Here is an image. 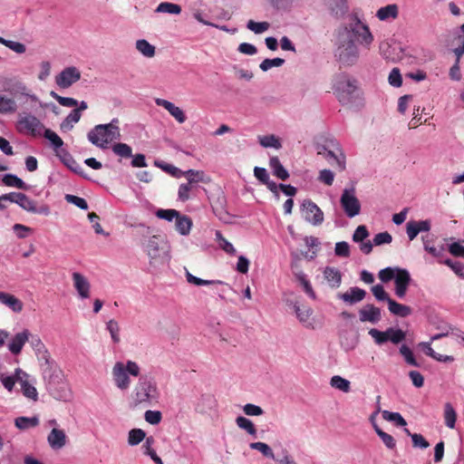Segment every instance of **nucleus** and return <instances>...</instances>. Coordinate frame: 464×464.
<instances>
[{"instance_id": "obj_42", "label": "nucleus", "mask_w": 464, "mask_h": 464, "mask_svg": "<svg viewBox=\"0 0 464 464\" xmlns=\"http://www.w3.org/2000/svg\"><path fill=\"white\" fill-rule=\"evenodd\" d=\"M14 424L19 430H28L36 427L39 424V419L37 417H18L15 419Z\"/></svg>"}, {"instance_id": "obj_30", "label": "nucleus", "mask_w": 464, "mask_h": 464, "mask_svg": "<svg viewBox=\"0 0 464 464\" xmlns=\"http://www.w3.org/2000/svg\"><path fill=\"white\" fill-rule=\"evenodd\" d=\"M398 14L399 8L398 5L395 4H391L383 7H381L376 13L377 18L381 21L395 19L397 18Z\"/></svg>"}, {"instance_id": "obj_54", "label": "nucleus", "mask_w": 464, "mask_h": 464, "mask_svg": "<svg viewBox=\"0 0 464 464\" xmlns=\"http://www.w3.org/2000/svg\"><path fill=\"white\" fill-rule=\"evenodd\" d=\"M215 235L216 240L218 242L219 247L222 250L230 255L236 254V248L234 246L222 236L220 231H216Z\"/></svg>"}, {"instance_id": "obj_37", "label": "nucleus", "mask_w": 464, "mask_h": 464, "mask_svg": "<svg viewBox=\"0 0 464 464\" xmlns=\"http://www.w3.org/2000/svg\"><path fill=\"white\" fill-rule=\"evenodd\" d=\"M181 6L178 4L170 2H161L158 5L154 12L179 15L181 13Z\"/></svg>"}, {"instance_id": "obj_11", "label": "nucleus", "mask_w": 464, "mask_h": 464, "mask_svg": "<svg viewBox=\"0 0 464 464\" xmlns=\"http://www.w3.org/2000/svg\"><path fill=\"white\" fill-rule=\"evenodd\" d=\"M455 39L459 42V44L452 50L456 62L450 70V76L452 80L459 81L461 78L459 62L464 54V23L458 28Z\"/></svg>"}, {"instance_id": "obj_38", "label": "nucleus", "mask_w": 464, "mask_h": 464, "mask_svg": "<svg viewBox=\"0 0 464 464\" xmlns=\"http://www.w3.org/2000/svg\"><path fill=\"white\" fill-rule=\"evenodd\" d=\"M17 110V103L13 98L0 94V114L14 113Z\"/></svg>"}, {"instance_id": "obj_32", "label": "nucleus", "mask_w": 464, "mask_h": 464, "mask_svg": "<svg viewBox=\"0 0 464 464\" xmlns=\"http://www.w3.org/2000/svg\"><path fill=\"white\" fill-rule=\"evenodd\" d=\"M136 50L146 58H152L156 54V48L145 39H139L135 42Z\"/></svg>"}, {"instance_id": "obj_15", "label": "nucleus", "mask_w": 464, "mask_h": 464, "mask_svg": "<svg viewBox=\"0 0 464 464\" xmlns=\"http://www.w3.org/2000/svg\"><path fill=\"white\" fill-rule=\"evenodd\" d=\"M395 283V295L399 298H403L406 295L408 287L411 283V275L408 270L399 268L397 269L396 276H394Z\"/></svg>"}, {"instance_id": "obj_26", "label": "nucleus", "mask_w": 464, "mask_h": 464, "mask_svg": "<svg viewBox=\"0 0 464 464\" xmlns=\"http://www.w3.org/2000/svg\"><path fill=\"white\" fill-rule=\"evenodd\" d=\"M47 391L64 379L62 370L57 367H48L44 372Z\"/></svg>"}, {"instance_id": "obj_62", "label": "nucleus", "mask_w": 464, "mask_h": 464, "mask_svg": "<svg viewBox=\"0 0 464 464\" xmlns=\"http://www.w3.org/2000/svg\"><path fill=\"white\" fill-rule=\"evenodd\" d=\"M81 119V113L79 110H72L69 115L65 118V120L62 123V128H69L72 129L73 123H77Z\"/></svg>"}, {"instance_id": "obj_18", "label": "nucleus", "mask_w": 464, "mask_h": 464, "mask_svg": "<svg viewBox=\"0 0 464 464\" xmlns=\"http://www.w3.org/2000/svg\"><path fill=\"white\" fill-rule=\"evenodd\" d=\"M155 103L158 106L164 108L180 124L184 123L187 120L185 112L183 110L178 106H176L173 102L161 99L156 98Z\"/></svg>"}, {"instance_id": "obj_3", "label": "nucleus", "mask_w": 464, "mask_h": 464, "mask_svg": "<svg viewBox=\"0 0 464 464\" xmlns=\"http://www.w3.org/2000/svg\"><path fill=\"white\" fill-rule=\"evenodd\" d=\"M120 121L114 118L109 123L95 125L87 133L88 140L101 150H106L110 144L121 139Z\"/></svg>"}, {"instance_id": "obj_59", "label": "nucleus", "mask_w": 464, "mask_h": 464, "mask_svg": "<svg viewBox=\"0 0 464 464\" xmlns=\"http://www.w3.org/2000/svg\"><path fill=\"white\" fill-rule=\"evenodd\" d=\"M405 333L401 329H394L390 327L387 329V337L388 341H391L392 343H399L405 339Z\"/></svg>"}, {"instance_id": "obj_35", "label": "nucleus", "mask_w": 464, "mask_h": 464, "mask_svg": "<svg viewBox=\"0 0 464 464\" xmlns=\"http://www.w3.org/2000/svg\"><path fill=\"white\" fill-rule=\"evenodd\" d=\"M269 167L273 170L275 176L282 180L288 179L289 174L287 170L283 167L277 157H272L269 160Z\"/></svg>"}, {"instance_id": "obj_27", "label": "nucleus", "mask_w": 464, "mask_h": 464, "mask_svg": "<svg viewBox=\"0 0 464 464\" xmlns=\"http://www.w3.org/2000/svg\"><path fill=\"white\" fill-rule=\"evenodd\" d=\"M29 334V332L26 330L16 334L8 344L9 351L14 354L20 353L24 345L28 341Z\"/></svg>"}, {"instance_id": "obj_46", "label": "nucleus", "mask_w": 464, "mask_h": 464, "mask_svg": "<svg viewBox=\"0 0 464 464\" xmlns=\"http://www.w3.org/2000/svg\"><path fill=\"white\" fill-rule=\"evenodd\" d=\"M111 150L113 153L121 158H130L132 157V149L126 143L118 142L112 145Z\"/></svg>"}, {"instance_id": "obj_5", "label": "nucleus", "mask_w": 464, "mask_h": 464, "mask_svg": "<svg viewBox=\"0 0 464 464\" xmlns=\"http://www.w3.org/2000/svg\"><path fill=\"white\" fill-rule=\"evenodd\" d=\"M357 82L346 73H338L333 79V90L342 103H348L357 90Z\"/></svg>"}, {"instance_id": "obj_28", "label": "nucleus", "mask_w": 464, "mask_h": 464, "mask_svg": "<svg viewBox=\"0 0 464 464\" xmlns=\"http://www.w3.org/2000/svg\"><path fill=\"white\" fill-rule=\"evenodd\" d=\"M0 302L15 313H19L23 310V303L14 295L8 293L0 292Z\"/></svg>"}, {"instance_id": "obj_22", "label": "nucleus", "mask_w": 464, "mask_h": 464, "mask_svg": "<svg viewBox=\"0 0 464 464\" xmlns=\"http://www.w3.org/2000/svg\"><path fill=\"white\" fill-rule=\"evenodd\" d=\"M366 292L359 287H351L345 293L338 294V298L352 305L364 299Z\"/></svg>"}, {"instance_id": "obj_49", "label": "nucleus", "mask_w": 464, "mask_h": 464, "mask_svg": "<svg viewBox=\"0 0 464 464\" xmlns=\"http://www.w3.org/2000/svg\"><path fill=\"white\" fill-rule=\"evenodd\" d=\"M236 424L237 425L238 428L246 430L250 435L255 436L256 434V429L254 423L252 422V420L246 417L238 416L236 419Z\"/></svg>"}, {"instance_id": "obj_47", "label": "nucleus", "mask_w": 464, "mask_h": 464, "mask_svg": "<svg viewBox=\"0 0 464 464\" xmlns=\"http://www.w3.org/2000/svg\"><path fill=\"white\" fill-rule=\"evenodd\" d=\"M106 330L110 333L111 341L114 343H119L121 342V337H120L121 328H120L119 323L116 320H114V319L109 320L106 323Z\"/></svg>"}, {"instance_id": "obj_61", "label": "nucleus", "mask_w": 464, "mask_h": 464, "mask_svg": "<svg viewBox=\"0 0 464 464\" xmlns=\"http://www.w3.org/2000/svg\"><path fill=\"white\" fill-rule=\"evenodd\" d=\"M400 353L403 356L405 362L408 364H410L411 366H415V367H419L420 366V364L418 363V362L414 358L411 350L407 345H404V344L401 345V348H400Z\"/></svg>"}, {"instance_id": "obj_39", "label": "nucleus", "mask_w": 464, "mask_h": 464, "mask_svg": "<svg viewBox=\"0 0 464 464\" xmlns=\"http://www.w3.org/2000/svg\"><path fill=\"white\" fill-rule=\"evenodd\" d=\"M183 176L187 178L188 182L191 185L198 182L207 183L209 179L201 170L188 169L184 171Z\"/></svg>"}, {"instance_id": "obj_36", "label": "nucleus", "mask_w": 464, "mask_h": 464, "mask_svg": "<svg viewBox=\"0 0 464 464\" xmlns=\"http://www.w3.org/2000/svg\"><path fill=\"white\" fill-rule=\"evenodd\" d=\"M2 182L7 187L16 188L24 190L29 189V186L14 174L4 175L2 178Z\"/></svg>"}, {"instance_id": "obj_53", "label": "nucleus", "mask_w": 464, "mask_h": 464, "mask_svg": "<svg viewBox=\"0 0 464 464\" xmlns=\"http://www.w3.org/2000/svg\"><path fill=\"white\" fill-rule=\"evenodd\" d=\"M269 27L270 24L268 22H256L254 20H249L246 24V28L256 34L266 32Z\"/></svg>"}, {"instance_id": "obj_55", "label": "nucleus", "mask_w": 464, "mask_h": 464, "mask_svg": "<svg viewBox=\"0 0 464 464\" xmlns=\"http://www.w3.org/2000/svg\"><path fill=\"white\" fill-rule=\"evenodd\" d=\"M0 44L19 54L24 53L26 51V47L24 44L6 40L2 36H0Z\"/></svg>"}, {"instance_id": "obj_10", "label": "nucleus", "mask_w": 464, "mask_h": 464, "mask_svg": "<svg viewBox=\"0 0 464 464\" xmlns=\"http://www.w3.org/2000/svg\"><path fill=\"white\" fill-rule=\"evenodd\" d=\"M301 213L303 218L309 224L317 227L324 222V212L311 199H304L301 205Z\"/></svg>"}, {"instance_id": "obj_2", "label": "nucleus", "mask_w": 464, "mask_h": 464, "mask_svg": "<svg viewBox=\"0 0 464 464\" xmlns=\"http://www.w3.org/2000/svg\"><path fill=\"white\" fill-rule=\"evenodd\" d=\"M130 398L134 406L147 407L158 402L160 391L154 378L150 375H140L132 389Z\"/></svg>"}, {"instance_id": "obj_6", "label": "nucleus", "mask_w": 464, "mask_h": 464, "mask_svg": "<svg viewBox=\"0 0 464 464\" xmlns=\"http://www.w3.org/2000/svg\"><path fill=\"white\" fill-rule=\"evenodd\" d=\"M318 154L338 171H343L346 169V157L339 143H333L331 147H320Z\"/></svg>"}, {"instance_id": "obj_7", "label": "nucleus", "mask_w": 464, "mask_h": 464, "mask_svg": "<svg viewBox=\"0 0 464 464\" xmlns=\"http://www.w3.org/2000/svg\"><path fill=\"white\" fill-rule=\"evenodd\" d=\"M146 252L151 266H159L168 260L164 241L160 236H152L146 245Z\"/></svg>"}, {"instance_id": "obj_51", "label": "nucleus", "mask_w": 464, "mask_h": 464, "mask_svg": "<svg viewBox=\"0 0 464 464\" xmlns=\"http://www.w3.org/2000/svg\"><path fill=\"white\" fill-rule=\"evenodd\" d=\"M373 429H374L375 432L377 433V435L382 440V441L383 442V444L388 449L392 450V449L395 448L396 441H395L394 438L392 435L384 432L382 430H381L379 428V426L377 424H373Z\"/></svg>"}, {"instance_id": "obj_24", "label": "nucleus", "mask_w": 464, "mask_h": 464, "mask_svg": "<svg viewBox=\"0 0 464 464\" xmlns=\"http://www.w3.org/2000/svg\"><path fill=\"white\" fill-rule=\"evenodd\" d=\"M292 269H293V273H294L296 280L302 285L304 293L311 299L315 300L316 299V295H315V293H314V289L312 287L311 283L309 282V280H307L306 276L304 275V273L297 267V264L296 263H293L292 264Z\"/></svg>"}, {"instance_id": "obj_8", "label": "nucleus", "mask_w": 464, "mask_h": 464, "mask_svg": "<svg viewBox=\"0 0 464 464\" xmlns=\"http://www.w3.org/2000/svg\"><path fill=\"white\" fill-rule=\"evenodd\" d=\"M16 129L20 133L32 136H40L44 130L41 121L31 113L19 114Z\"/></svg>"}, {"instance_id": "obj_33", "label": "nucleus", "mask_w": 464, "mask_h": 464, "mask_svg": "<svg viewBox=\"0 0 464 464\" xmlns=\"http://www.w3.org/2000/svg\"><path fill=\"white\" fill-rule=\"evenodd\" d=\"M259 144L263 148H273L276 150H280L282 148L281 140L278 137L274 134L269 135H259L257 137Z\"/></svg>"}, {"instance_id": "obj_12", "label": "nucleus", "mask_w": 464, "mask_h": 464, "mask_svg": "<svg viewBox=\"0 0 464 464\" xmlns=\"http://www.w3.org/2000/svg\"><path fill=\"white\" fill-rule=\"evenodd\" d=\"M81 76V71L77 67L67 66L55 75L54 82L59 88L68 89L80 81Z\"/></svg>"}, {"instance_id": "obj_19", "label": "nucleus", "mask_w": 464, "mask_h": 464, "mask_svg": "<svg viewBox=\"0 0 464 464\" xmlns=\"http://www.w3.org/2000/svg\"><path fill=\"white\" fill-rule=\"evenodd\" d=\"M48 392L54 399L63 401H70L72 396L70 385L65 379L49 389Z\"/></svg>"}, {"instance_id": "obj_41", "label": "nucleus", "mask_w": 464, "mask_h": 464, "mask_svg": "<svg viewBox=\"0 0 464 464\" xmlns=\"http://www.w3.org/2000/svg\"><path fill=\"white\" fill-rule=\"evenodd\" d=\"M421 240L423 243V248L430 254L434 257H440L442 256V253L444 251V246H441L440 248L435 247L433 243V238L430 237L429 236H422Z\"/></svg>"}, {"instance_id": "obj_25", "label": "nucleus", "mask_w": 464, "mask_h": 464, "mask_svg": "<svg viewBox=\"0 0 464 464\" xmlns=\"http://www.w3.org/2000/svg\"><path fill=\"white\" fill-rule=\"evenodd\" d=\"M324 278L327 285L333 288H338L342 284V273L336 267L326 266L323 270Z\"/></svg>"}, {"instance_id": "obj_64", "label": "nucleus", "mask_w": 464, "mask_h": 464, "mask_svg": "<svg viewBox=\"0 0 464 464\" xmlns=\"http://www.w3.org/2000/svg\"><path fill=\"white\" fill-rule=\"evenodd\" d=\"M397 269H399V267H386L384 269H382L378 275L380 280L383 283H387L392 279H394V276H396L397 273Z\"/></svg>"}, {"instance_id": "obj_9", "label": "nucleus", "mask_w": 464, "mask_h": 464, "mask_svg": "<svg viewBox=\"0 0 464 464\" xmlns=\"http://www.w3.org/2000/svg\"><path fill=\"white\" fill-rule=\"evenodd\" d=\"M341 207L345 215L352 218L358 216L361 212V202L356 196L354 187L345 188L340 198Z\"/></svg>"}, {"instance_id": "obj_60", "label": "nucleus", "mask_w": 464, "mask_h": 464, "mask_svg": "<svg viewBox=\"0 0 464 464\" xmlns=\"http://www.w3.org/2000/svg\"><path fill=\"white\" fill-rule=\"evenodd\" d=\"M52 64L49 61H42L39 63V73L37 78L41 82H45L51 75Z\"/></svg>"}, {"instance_id": "obj_40", "label": "nucleus", "mask_w": 464, "mask_h": 464, "mask_svg": "<svg viewBox=\"0 0 464 464\" xmlns=\"http://www.w3.org/2000/svg\"><path fill=\"white\" fill-rule=\"evenodd\" d=\"M249 447L252 450L259 451L264 457H266L267 459H271L275 461H276V459H277L275 456V453H274L272 448L265 442H261V441L251 442L249 444Z\"/></svg>"}, {"instance_id": "obj_14", "label": "nucleus", "mask_w": 464, "mask_h": 464, "mask_svg": "<svg viewBox=\"0 0 464 464\" xmlns=\"http://www.w3.org/2000/svg\"><path fill=\"white\" fill-rule=\"evenodd\" d=\"M358 314L361 323L376 324L382 320L381 309L371 304L363 305L359 310Z\"/></svg>"}, {"instance_id": "obj_63", "label": "nucleus", "mask_w": 464, "mask_h": 464, "mask_svg": "<svg viewBox=\"0 0 464 464\" xmlns=\"http://www.w3.org/2000/svg\"><path fill=\"white\" fill-rule=\"evenodd\" d=\"M441 263L450 267L457 276H459L461 278H464V265L462 263L453 261L451 259H445L441 261Z\"/></svg>"}, {"instance_id": "obj_52", "label": "nucleus", "mask_w": 464, "mask_h": 464, "mask_svg": "<svg viewBox=\"0 0 464 464\" xmlns=\"http://www.w3.org/2000/svg\"><path fill=\"white\" fill-rule=\"evenodd\" d=\"M186 278L189 284L195 285H222L223 282L219 280H204L199 277H197L190 274L188 271L186 272Z\"/></svg>"}, {"instance_id": "obj_34", "label": "nucleus", "mask_w": 464, "mask_h": 464, "mask_svg": "<svg viewBox=\"0 0 464 464\" xmlns=\"http://www.w3.org/2000/svg\"><path fill=\"white\" fill-rule=\"evenodd\" d=\"M177 231L182 236H188L192 227V220L187 216L179 215L175 222Z\"/></svg>"}, {"instance_id": "obj_57", "label": "nucleus", "mask_w": 464, "mask_h": 464, "mask_svg": "<svg viewBox=\"0 0 464 464\" xmlns=\"http://www.w3.org/2000/svg\"><path fill=\"white\" fill-rule=\"evenodd\" d=\"M145 436V432L140 429L130 430L128 435V443L131 446L138 445L144 440Z\"/></svg>"}, {"instance_id": "obj_20", "label": "nucleus", "mask_w": 464, "mask_h": 464, "mask_svg": "<svg viewBox=\"0 0 464 464\" xmlns=\"http://www.w3.org/2000/svg\"><path fill=\"white\" fill-rule=\"evenodd\" d=\"M431 224L429 219L420 221H409L406 225V233L409 239L411 241L420 232H428L430 230Z\"/></svg>"}, {"instance_id": "obj_58", "label": "nucleus", "mask_w": 464, "mask_h": 464, "mask_svg": "<svg viewBox=\"0 0 464 464\" xmlns=\"http://www.w3.org/2000/svg\"><path fill=\"white\" fill-rule=\"evenodd\" d=\"M42 134L52 143L54 149H59L63 145V140L52 130L44 129Z\"/></svg>"}, {"instance_id": "obj_21", "label": "nucleus", "mask_w": 464, "mask_h": 464, "mask_svg": "<svg viewBox=\"0 0 464 464\" xmlns=\"http://www.w3.org/2000/svg\"><path fill=\"white\" fill-rule=\"evenodd\" d=\"M47 442L51 449L58 450L66 445L67 436L63 430L53 428L47 436Z\"/></svg>"}, {"instance_id": "obj_48", "label": "nucleus", "mask_w": 464, "mask_h": 464, "mask_svg": "<svg viewBox=\"0 0 464 464\" xmlns=\"http://www.w3.org/2000/svg\"><path fill=\"white\" fill-rule=\"evenodd\" d=\"M330 384L332 387L343 392H349L351 389L350 382L339 375L333 376L331 378Z\"/></svg>"}, {"instance_id": "obj_1", "label": "nucleus", "mask_w": 464, "mask_h": 464, "mask_svg": "<svg viewBox=\"0 0 464 464\" xmlns=\"http://www.w3.org/2000/svg\"><path fill=\"white\" fill-rule=\"evenodd\" d=\"M360 44L369 49L373 42V35L367 24L362 23L357 16L353 17L350 24L339 33L337 46L334 53L339 64L343 67L355 65L360 58V52L354 39Z\"/></svg>"}, {"instance_id": "obj_29", "label": "nucleus", "mask_w": 464, "mask_h": 464, "mask_svg": "<svg viewBox=\"0 0 464 464\" xmlns=\"http://www.w3.org/2000/svg\"><path fill=\"white\" fill-rule=\"evenodd\" d=\"M419 346L422 349V351L428 356L433 358L434 360L441 362H451L454 361V358L450 355H442L437 353L431 347V343L429 342H422L419 343Z\"/></svg>"}, {"instance_id": "obj_44", "label": "nucleus", "mask_w": 464, "mask_h": 464, "mask_svg": "<svg viewBox=\"0 0 464 464\" xmlns=\"http://www.w3.org/2000/svg\"><path fill=\"white\" fill-rule=\"evenodd\" d=\"M382 415L385 420L393 422L397 426L404 427L407 425L406 420L399 412H392L384 410L382 411Z\"/></svg>"}, {"instance_id": "obj_56", "label": "nucleus", "mask_w": 464, "mask_h": 464, "mask_svg": "<svg viewBox=\"0 0 464 464\" xmlns=\"http://www.w3.org/2000/svg\"><path fill=\"white\" fill-rule=\"evenodd\" d=\"M285 63V60L279 57L273 59H265L260 64L259 68L263 72H267L274 67H281Z\"/></svg>"}, {"instance_id": "obj_45", "label": "nucleus", "mask_w": 464, "mask_h": 464, "mask_svg": "<svg viewBox=\"0 0 464 464\" xmlns=\"http://www.w3.org/2000/svg\"><path fill=\"white\" fill-rule=\"evenodd\" d=\"M214 405V399L210 395H202L197 403L195 410L199 413H206Z\"/></svg>"}, {"instance_id": "obj_31", "label": "nucleus", "mask_w": 464, "mask_h": 464, "mask_svg": "<svg viewBox=\"0 0 464 464\" xmlns=\"http://www.w3.org/2000/svg\"><path fill=\"white\" fill-rule=\"evenodd\" d=\"M388 308L392 314L401 317H407L412 313V309L410 306L397 303L393 299L388 300Z\"/></svg>"}, {"instance_id": "obj_4", "label": "nucleus", "mask_w": 464, "mask_h": 464, "mask_svg": "<svg viewBox=\"0 0 464 464\" xmlns=\"http://www.w3.org/2000/svg\"><path fill=\"white\" fill-rule=\"evenodd\" d=\"M140 374V365L131 360L126 362H117L111 369L113 383L121 391H127L130 388L131 384L130 376L138 377Z\"/></svg>"}, {"instance_id": "obj_50", "label": "nucleus", "mask_w": 464, "mask_h": 464, "mask_svg": "<svg viewBox=\"0 0 464 464\" xmlns=\"http://www.w3.org/2000/svg\"><path fill=\"white\" fill-rule=\"evenodd\" d=\"M332 13L343 15L346 11V0H325Z\"/></svg>"}, {"instance_id": "obj_17", "label": "nucleus", "mask_w": 464, "mask_h": 464, "mask_svg": "<svg viewBox=\"0 0 464 464\" xmlns=\"http://www.w3.org/2000/svg\"><path fill=\"white\" fill-rule=\"evenodd\" d=\"M72 279L73 287L78 293V295L82 299H87L91 295V284L88 278L79 272H73L72 274Z\"/></svg>"}, {"instance_id": "obj_43", "label": "nucleus", "mask_w": 464, "mask_h": 464, "mask_svg": "<svg viewBox=\"0 0 464 464\" xmlns=\"http://www.w3.org/2000/svg\"><path fill=\"white\" fill-rule=\"evenodd\" d=\"M444 420L447 427L450 429H453L455 427L457 413L452 405L449 402L444 406Z\"/></svg>"}, {"instance_id": "obj_16", "label": "nucleus", "mask_w": 464, "mask_h": 464, "mask_svg": "<svg viewBox=\"0 0 464 464\" xmlns=\"http://www.w3.org/2000/svg\"><path fill=\"white\" fill-rule=\"evenodd\" d=\"M294 311L298 321L306 328L314 329V311L310 306L300 304L299 303L294 304Z\"/></svg>"}, {"instance_id": "obj_13", "label": "nucleus", "mask_w": 464, "mask_h": 464, "mask_svg": "<svg viewBox=\"0 0 464 464\" xmlns=\"http://www.w3.org/2000/svg\"><path fill=\"white\" fill-rule=\"evenodd\" d=\"M16 381L21 386L23 394L34 401L37 400L38 393L35 387L32 384L30 376L21 369L15 370Z\"/></svg>"}, {"instance_id": "obj_23", "label": "nucleus", "mask_w": 464, "mask_h": 464, "mask_svg": "<svg viewBox=\"0 0 464 464\" xmlns=\"http://www.w3.org/2000/svg\"><path fill=\"white\" fill-rule=\"evenodd\" d=\"M16 204L22 208L24 210L31 212V213H39V214H49V208L46 207L37 208L36 204L34 200L29 198L25 194L21 193L17 198Z\"/></svg>"}]
</instances>
